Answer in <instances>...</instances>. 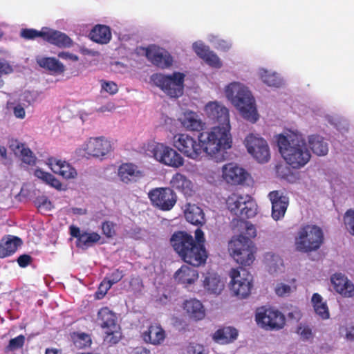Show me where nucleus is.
I'll return each mask as SVG.
<instances>
[{
    "label": "nucleus",
    "mask_w": 354,
    "mask_h": 354,
    "mask_svg": "<svg viewBox=\"0 0 354 354\" xmlns=\"http://www.w3.org/2000/svg\"><path fill=\"white\" fill-rule=\"evenodd\" d=\"M143 340L153 345L161 344L165 338V333L158 324H151L142 334Z\"/></svg>",
    "instance_id": "nucleus-36"
},
{
    "label": "nucleus",
    "mask_w": 354,
    "mask_h": 354,
    "mask_svg": "<svg viewBox=\"0 0 354 354\" xmlns=\"http://www.w3.org/2000/svg\"><path fill=\"white\" fill-rule=\"evenodd\" d=\"M17 157L20 158L22 162L28 165H35L37 161L36 156L27 146L21 151Z\"/></svg>",
    "instance_id": "nucleus-47"
},
{
    "label": "nucleus",
    "mask_w": 354,
    "mask_h": 354,
    "mask_svg": "<svg viewBox=\"0 0 354 354\" xmlns=\"http://www.w3.org/2000/svg\"><path fill=\"white\" fill-rule=\"evenodd\" d=\"M223 93L243 120L251 124L259 120L260 114L256 99L246 84L239 80L231 81L223 86Z\"/></svg>",
    "instance_id": "nucleus-4"
},
{
    "label": "nucleus",
    "mask_w": 354,
    "mask_h": 354,
    "mask_svg": "<svg viewBox=\"0 0 354 354\" xmlns=\"http://www.w3.org/2000/svg\"><path fill=\"white\" fill-rule=\"evenodd\" d=\"M17 69V66L8 61L0 59V76L8 75L13 73Z\"/></svg>",
    "instance_id": "nucleus-51"
},
{
    "label": "nucleus",
    "mask_w": 354,
    "mask_h": 354,
    "mask_svg": "<svg viewBox=\"0 0 354 354\" xmlns=\"http://www.w3.org/2000/svg\"><path fill=\"white\" fill-rule=\"evenodd\" d=\"M149 156L158 163L178 169L185 164V159L176 148L165 142H153L147 145Z\"/></svg>",
    "instance_id": "nucleus-7"
},
{
    "label": "nucleus",
    "mask_w": 354,
    "mask_h": 354,
    "mask_svg": "<svg viewBox=\"0 0 354 354\" xmlns=\"http://www.w3.org/2000/svg\"><path fill=\"white\" fill-rule=\"evenodd\" d=\"M203 114L210 121L217 124L203 131L201 136L209 140H214L227 151L232 147L233 138L230 109L221 102L212 100L203 107Z\"/></svg>",
    "instance_id": "nucleus-2"
},
{
    "label": "nucleus",
    "mask_w": 354,
    "mask_h": 354,
    "mask_svg": "<svg viewBox=\"0 0 354 354\" xmlns=\"http://www.w3.org/2000/svg\"><path fill=\"white\" fill-rule=\"evenodd\" d=\"M35 203L39 210L44 214L50 212L53 208L52 203L44 196L37 198Z\"/></svg>",
    "instance_id": "nucleus-50"
},
{
    "label": "nucleus",
    "mask_w": 354,
    "mask_h": 354,
    "mask_svg": "<svg viewBox=\"0 0 354 354\" xmlns=\"http://www.w3.org/2000/svg\"><path fill=\"white\" fill-rule=\"evenodd\" d=\"M184 214L186 220L194 225L205 223L204 214L202 209L196 205L187 204L185 206Z\"/></svg>",
    "instance_id": "nucleus-40"
},
{
    "label": "nucleus",
    "mask_w": 354,
    "mask_h": 354,
    "mask_svg": "<svg viewBox=\"0 0 354 354\" xmlns=\"http://www.w3.org/2000/svg\"><path fill=\"white\" fill-rule=\"evenodd\" d=\"M274 140L282 158L292 168H302L310 161V150L304 134L298 129H284Z\"/></svg>",
    "instance_id": "nucleus-1"
},
{
    "label": "nucleus",
    "mask_w": 354,
    "mask_h": 354,
    "mask_svg": "<svg viewBox=\"0 0 354 354\" xmlns=\"http://www.w3.org/2000/svg\"><path fill=\"white\" fill-rule=\"evenodd\" d=\"M272 203V217L274 221H279L285 216L288 206V198L282 192L273 191L269 194Z\"/></svg>",
    "instance_id": "nucleus-25"
},
{
    "label": "nucleus",
    "mask_w": 354,
    "mask_h": 354,
    "mask_svg": "<svg viewBox=\"0 0 354 354\" xmlns=\"http://www.w3.org/2000/svg\"><path fill=\"white\" fill-rule=\"evenodd\" d=\"M226 207L233 214L242 218H250L257 213V204L248 194L234 192L226 198Z\"/></svg>",
    "instance_id": "nucleus-12"
},
{
    "label": "nucleus",
    "mask_w": 354,
    "mask_h": 354,
    "mask_svg": "<svg viewBox=\"0 0 354 354\" xmlns=\"http://www.w3.org/2000/svg\"><path fill=\"white\" fill-rule=\"evenodd\" d=\"M330 283L333 290L345 298L354 296V283L348 277L342 273H335L330 277Z\"/></svg>",
    "instance_id": "nucleus-21"
},
{
    "label": "nucleus",
    "mask_w": 354,
    "mask_h": 354,
    "mask_svg": "<svg viewBox=\"0 0 354 354\" xmlns=\"http://www.w3.org/2000/svg\"><path fill=\"white\" fill-rule=\"evenodd\" d=\"M178 122L189 131H199L204 129L205 122L198 113L192 110H185L179 115Z\"/></svg>",
    "instance_id": "nucleus-26"
},
{
    "label": "nucleus",
    "mask_w": 354,
    "mask_h": 354,
    "mask_svg": "<svg viewBox=\"0 0 354 354\" xmlns=\"http://www.w3.org/2000/svg\"><path fill=\"white\" fill-rule=\"evenodd\" d=\"M112 37L111 31L109 26L98 24L95 26L89 33V38L100 44H108Z\"/></svg>",
    "instance_id": "nucleus-38"
},
{
    "label": "nucleus",
    "mask_w": 354,
    "mask_h": 354,
    "mask_svg": "<svg viewBox=\"0 0 354 354\" xmlns=\"http://www.w3.org/2000/svg\"><path fill=\"white\" fill-rule=\"evenodd\" d=\"M122 277L123 274L122 272L119 270H115L111 274L108 281L111 283V285H113L119 281L122 278Z\"/></svg>",
    "instance_id": "nucleus-64"
},
{
    "label": "nucleus",
    "mask_w": 354,
    "mask_h": 354,
    "mask_svg": "<svg viewBox=\"0 0 354 354\" xmlns=\"http://www.w3.org/2000/svg\"><path fill=\"white\" fill-rule=\"evenodd\" d=\"M21 243V240L15 236H9L3 239L0 243V258H5L14 254Z\"/></svg>",
    "instance_id": "nucleus-41"
},
{
    "label": "nucleus",
    "mask_w": 354,
    "mask_h": 354,
    "mask_svg": "<svg viewBox=\"0 0 354 354\" xmlns=\"http://www.w3.org/2000/svg\"><path fill=\"white\" fill-rule=\"evenodd\" d=\"M21 36L25 39H31L37 37H41L43 39V35L41 30H37L35 29H23L20 33Z\"/></svg>",
    "instance_id": "nucleus-57"
},
{
    "label": "nucleus",
    "mask_w": 354,
    "mask_h": 354,
    "mask_svg": "<svg viewBox=\"0 0 354 354\" xmlns=\"http://www.w3.org/2000/svg\"><path fill=\"white\" fill-rule=\"evenodd\" d=\"M102 91L110 95H114L118 91V85L112 81H102Z\"/></svg>",
    "instance_id": "nucleus-53"
},
{
    "label": "nucleus",
    "mask_w": 354,
    "mask_h": 354,
    "mask_svg": "<svg viewBox=\"0 0 354 354\" xmlns=\"http://www.w3.org/2000/svg\"><path fill=\"white\" fill-rule=\"evenodd\" d=\"M171 244L182 259L193 266L203 265L207 258V254L203 245L195 244L192 236L184 232L173 234Z\"/></svg>",
    "instance_id": "nucleus-5"
},
{
    "label": "nucleus",
    "mask_w": 354,
    "mask_h": 354,
    "mask_svg": "<svg viewBox=\"0 0 354 354\" xmlns=\"http://www.w3.org/2000/svg\"><path fill=\"white\" fill-rule=\"evenodd\" d=\"M71 338L75 346L79 348L87 347L91 344L89 335L84 333H74L71 335Z\"/></svg>",
    "instance_id": "nucleus-44"
},
{
    "label": "nucleus",
    "mask_w": 354,
    "mask_h": 354,
    "mask_svg": "<svg viewBox=\"0 0 354 354\" xmlns=\"http://www.w3.org/2000/svg\"><path fill=\"white\" fill-rule=\"evenodd\" d=\"M192 49L201 59L211 50L209 46L202 40H196L193 42Z\"/></svg>",
    "instance_id": "nucleus-46"
},
{
    "label": "nucleus",
    "mask_w": 354,
    "mask_h": 354,
    "mask_svg": "<svg viewBox=\"0 0 354 354\" xmlns=\"http://www.w3.org/2000/svg\"><path fill=\"white\" fill-rule=\"evenodd\" d=\"M256 74L261 82L269 88H280L286 84L284 78L274 70L260 67Z\"/></svg>",
    "instance_id": "nucleus-24"
},
{
    "label": "nucleus",
    "mask_w": 354,
    "mask_h": 354,
    "mask_svg": "<svg viewBox=\"0 0 354 354\" xmlns=\"http://www.w3.org/2000/svg\"><path fill=\"white\" fill-rule=\"evenodd\" d=\"M230 289L241 299L248 297L253 287V277L245 269H232L230 272Z\"/></svg>",
    "instance_id": "nucleus-14"
},
{
    "label": "nucleus",
    "mask_w": 354,
    "mask_h": 354,
    "mask_svg": "<svg viewBox=\"0 0 354 354\" xmlns=\"http://www.w3.org/2000/svg\"><path fill=\"white\" fill-rule=\"evenodd\" d=\"M343 223L346 231L354 236V209H349L345 212Z\"/></svg>",
    "instance_id": "nucleus-48"
},
{
    "label": "nucleus",
    "mask_w": 354,
    "mask_h": 354,
    "mask_svg": "<svg viewBox=\"0 0 354 354\" xmlns=\"http://www.w3.org/2000/svg\"><path fill=\"white\" fill-rule=\"evenodd\" d=\"M203 131L201 132L196 139L187 133H178L173 137V146L181 155L192 160H198L204 152L216 161H223L227 150L219 143H214L212 138L209 140L203 138Z\"/></svg>",
    "instance_id": "nucleus-3"
},
{
    "label": "nucleus",
    "mask_w": 354,
    "mask_h": 354,
    "mask_svg": "<svg viewBox=\"0 0 354 354\" xmlns=\"http://www.w3.org/2000/svg\"><path fill=\"white\" fill-rule=\"evenodd\" d=\"M43 39L58 47L68 48L72 46V39L65 33L48 27L41 28Z\"/></svg>",
    "instance_id": "nucleus-28"
},
{
    "label": "nucleus",
    "mask_w": 354,
    "mask_h": 354,
    "mask_svg": "<svg viewBox=\"0 0 354 354\" xmlns=\"http://www.w3.org/2000/svg\"><path fill=\"white\" fill-rule=\"evenodd\" d=\"M103 234L108 238H112L116 234L115 225L111 222H104L102 225Z\"/></svg>",
    "instance_id": "nucleus-54"
},
{
    "label": "nucleus",
    "mask_w": 354,
    "mask_h": 354,
    "mask_svg": "<svg viewBox=\"0 0 354 354\" xmlns=\"http://www.w3.org/2000/svg\"><path fill=\"white\" fill-rule=\"evenodd\" d=\"M70 233L73 237L77 239V246L83 249L91 247L101 240V236L97 232L81 230L75 226L70 227Z\"/></svg>",
    "instance_id": "nucleus-23"
},
{
    "label": "nucleus",
    "mask_w": 354,
    "mask_h": 354,
    "mask_svg": "<svg viewBox=\"0 0 354 354\" xmlns=\"http://www.w3.org/2000/svg\"><path fill=\"white\" fill-rule=\"evenodd\" d=\"M32 102L31 92L26 90L10 95L7 102V107L16 119L22 120L26 119V109Z\"/></svg>",
    "instance_id": "nucleus-17"
},
{
    "label": "nucleus",
    "mask_w": 354,
    "mask_h": 354,
    "mask_svg": "<svg viewBox=\"0 0 354 354\" xmlns=\"http://www.w3.org/2000/svg\"><path fill=\"white\" fill-rule=\"evenodd\" d=\"M306 142L308 149L315 155L324 156L328 153V145L322 136L317 134L310 135Z\"/></svg>",
    "instance_id": "nucleus-35"
},
{
    "label": "nucleus",
    "mask_w": 354,
    "mask_h": 354,
    "mask_svg": "<svg viewBox=\"0 0 354 354\" xmlns=\"http://www.w3.org/2000/svg\"><path fill=\"white\" fill-rule=\"evenodd\" d=\"M323 119L324 121L328 124L338 128L340 122V118L338 115L333 113H324Z\"/></svg>",
    "instance_id": "nucleus-58"
},
{
    "label": "nucleus",
    "mask_w": 354,
    "mask_h": 354,
    "mask_svg": "<svg viewBox=\"0 0 354 354\" xmlns=\"http://www.w3.org/2000/svg\"><path fill=\"white\" fill-rule=\"evenodd\" d=\"M295 333L302 341H311L314 337L312 328L306 323H299L295 328Z\"/></svg>",
    "instance_id": "nucleus-43"
},
{
    "label": "nucleus",
    "mask_w": 354,
    "mask_h": 354,
    "mask_svg": "<svg viewBox=\"0 0 354 354\" xmlns=\"http://www.w3.org/2000/svg\"><path fill=\"white\" fill-rule=\"evenodd\" d=\"M207 41L212 45L214 48L221 51H227L232 48V42L214 33L207 34Z\"/></svg>",
    "instance_id": "nucleus-42"
},
{
    "label": "nucleus",
    "mask_w": 354,
    "mask_h": 354,
    "mask_svg": "<svg viewBox=\"0 0 354 354\" xmlns=\"http://www.w3.org/2000/svg\"><path fill=\"white\" fill-rule=\"evenodd\" d=\"M77 151L83 156L102 159L112 151V145L104 136L91 137L85 140Z\"/></svg>",
    "instance_id": "nucleus-15"
},
{
    "label": "nucleus",
    "mask_w": 354,
    "mask_h": 354,
    "mask_svg": "<svg viewBox=\"0 0 354 354\" xmlns=\"http://www.w3.org/2000/svg\"><path fill=\"white\" fill-rule=\"evenodd\" d=\"M25 337L23 335H19L18 337L12 339L8 345L10 350H15L21 348L24 343Z\"/></svg>",
    "instance_id": "nucleus-59"
},
{
    "label": "nucleus",
    "mask_w": 354,
    "mask_h": 354,
    "mask_svg": "<svg viewBox=\"0 0 354 354\" xmlns=\"http://www.w3.org/2000/svg\"><path fill=\"white\" fill-rule=\"evenodd\" d=\"M37 63L40 67L50 71L53 75H61L66 71L65 66L53 57H37Z\"/></svg>",
    "instance_id": "nucleus-32"
},
{
    "label": "nucleus",
    "mask_w": 354,
    "mask_h": 354,
    "mask_svg": "<svg viewBox=\"0 0 354 354\" xmlns=\"http://www.w3.org/2000/svg\"><path fill=\"white\" fill-rule=\"evenodd\" d=\"M8 147L16 156L26 147V145L17 139H12L9 141Z\"/></svg>",
    "instance_id": "nucleus-52"
},
{
    "label": "nucleus",
    "mask_w": 354,
    "mask_h": 354,
    "mask_svg": "<svg viewBox=\"0 0 354 354\" xmlns=\"http://www.w3.org/2000/svg\"><path fill=\"white\" fill-rule=\"evenodd\" d=\"M239 330L230 326H222L211 335L212 341L218 345H227L234 342L239 337Z\"/></svg>",
    "instance_id": "nucleus-27"
},
{
    "label": "nucleus",
    "mask_w": 354,
    "mask_h": 354,
    "mask_svg": "<svg viewBox=\"0 0 354 354\" xmlns=\"http://www.w3.org/2000/svg\"><path fill=\"white\" fill-rule=\"evenodd\" d=\"M228 250L233 259L242 266H250L255 260L256 248L253 243L243 234L231 239Z\"/></svg>",
    "instance_id": "nucleus-8"
},
{
    "label": "nucleus",
    "mask_w": 354,
    "mask_h": 354,
    "mask_svg": "<svg viewBox=\"0 0 354 354\" xmlns=\"http://www.w3.org/2000/svg\"><path fill=\"white\" fill-rule=\"evenodd\" d=\"M244 228L245 230V234L247 235L246 238L250 239V238H253V237L256 236V235H257L256 229H255V227L252 224L249 223H245L244 224Z\"/></svg>",
    "instance_id": "nucleus-63"
},
{
    "label": "nucleus",
    "mask_w": 354,
    "mask_h": 354,
    "mask_svg": "<svg viewBox=\"0 0 354 354\" xmlns=\"http://www.w3.org/2000/svg\"><path fill=\"white\" fill-rule=\"evenodd\" d=\"M263 263L267 271L272 275H277L284 271L283 259L273 252H267L263 256Z\"/></svg>",
    "instance_id": "nucleus-31"
},
{
    "label": "nucleus",
    "mask_w": 354,
    "mask_h": 354,
    "mask_svg": "<svg viewBox=\"0 0 354 354\" xmlns=\"http://www.w3.org/2000/svg\"><path fill=\"white\" fill-rule=\"evenodd\" d=\"M315 313L322 319L330 318V312L326 301L318 293H314L310 299Z\"/></svg>",
    "instance_id": "nucleus-39"
},
{
    "label": "nucleus",
    "mask_w": 354,
    "mask_h": 354,
    "mask_svg": "<svg viewBox=\"0 0 354 354\" xmlns=\"http://www.w3.org/2000/svg\"><path fill=\"white\" fill-rule=\"evenodd\" d=\"M185 354H205V348L201 344L191 343L187 346Z\"/></svg>",
    "instance_id": "nucleus-56"
},
{
    "label": "nucleus",
    "mask_w": 354,
    "mask_h": 354,
    "mask_svg": "<svg viewBox=\"0 0 354 354\" xmlns=\"http://www.w3.org/2000/svg\"><path fill=\"white\" fill-rule=\"evenodd\" d=\"M255 322L261 328L278 330L284 327L286 318L276 308L260 307L255 312Z\"/></svg>",
    "instance_id": "nucleus-13"
},
{
    "label": "nucleus",
    "mask_w": 354,
    "mask_h": 354,
    "mask_svg": "<svg viewBox=\"0 0 354 354\" xmlns=\"http://www.w3.org/2000/svg\"><path fill=\"white\" fill-rule=\"evenodd\" d=\"M118 175L120 180L124 183L135 181L143 176L137 166L130 163L120 165L118 168Z\"/></svg>",
    "instance_id": "nucleus-34"
},
{
    "label": "nucleus",
    "mask_w": 354,
    "mask_h": 354,
    "mask_svg": "<svg viewBox=\"0 0 354 354\" xmlns=\"http://www.w3.org/2000/svg\"><path fill=\"white\" fill-rule=\"evenodd\" d=\"M111 286L112 285L111 282L108 280H104L99 286L98 290L95 293V297L97 299H102Z\"/></svg>",
    "instance_id": "nucleus-55"
},
{
    "label": "nucleus",
    "mask_w": 354,
    "mask_h": 354,
    "mask_svg": "<svg viewBox=\"0 0 354 354\" xmlns=\"http://www.w3.org/2000/svg\"><path fill=\"white\" fill-rule=\"evenodd\" d=\"M324 243V233L321 227L315 225H306L301 227L295 237L297 250L310 252L317 250Z\"/></svg>",
    "instance_id": "nucleus-9"
},
{
    "label": "nucleus",
    "mask_w": 354,
    "mask_h": 354,
    "mask_svg": "<svg viewBox=\"0 0 354 354\" xmlns=\"http://www.w3.org/2000/svg\"><path fill=\"white\" fill-rule=\"evenodd\" d=\"M295 290V286L292 287L282 282L277 283L274 288L275 293L279 297H288Z\"/></svg>",
    "instance_id": "nucleus-49"
},
{
    "label": "nucleus",
    "mask_w": 354,
    "mask_h": 354,
    "mask_svg": "<svg viewBox=\"0 0 354 354\" xmlns=\"http://www.w3.org/2000/svg\"><path fill=\"white\" fill-rule=\"evenodd\" d=\"M209 66L215 69H220L223 66V62L213 50H210L203 59Z\"/></svg>",
    "instance_id": "nucleus-45"
},
{
    "label": "nucleus",
    "mask_w": 354,
    "mask_h": 354,
    "mask_svg": "<svg viewBox=\"0 0 354 354\" xmlns=\"http://www.w3.org/2000/svg\"><path fill=\"white\" fill-rule=\"evenodd\" d=\"M203 284L208 293L218 295L223 290L225 281L218 274L209 272L204 277Z\"/></svg>",
    "instance_id": "nucleus-29"
},
{
    "label": "nucleus",
    "mask_w": 354,
    "mask_h": 354,
    "mask_svg": "<svg viewBox=\"0 0 354 354\" xmlns=\"http://www.w3.org/2000/svg\"><path fill=\"white\" fill-rule=\"evenodd\" d=\"M57 56H58V57H59L62 59L71 61L73 62H77L79 59L78 56H77L75 54L71 53L69 52H66V51L59 52L58 53Z\"/></svg>",
    "instance_id": "nucleus-60"
},
{
    "label": "nucleus",
    "mask_w": 354,
    "mask_h": 354,
    "mask_svg": "<svg viewBox=\"0 0 354 354\" xmlns=\"http://www.w3.org/2000/svg\"><path fill=\"white\" fill-rule=\"evenodd\" d=\"M33 176L44 183L56 189L63 190L64 185L61 181L53 174L45 171L44 169L37 167L32 171Z\"/></svg>",
    "instance_id": "nucleus-37"
},
{
    "label": "nucleus",
    "mask_w": 354,
    "mask_h": 354,
    "mask_svg": "<svg viewBox=\"0 0 354 354\" xmlns=\"http://www.w3.org/2000/svg\"><path fill=\"white\" fill-rule=\"evenodd\" d=\"M243 145L250 156L259 164L268 163L271 159V149L268 140L257 132L244 136Z\"/></svg>",
    "instance_id": "nucleus-10"
},
{
    "label": "nucleus",
    "mask_w": 354,
    "mask_h": 354,
    "mask_svg": "<svg viewBox=\"0 0 354 354\" xmlns=\"http://www.w3.org/2000/svg\"><path fill=\"white\" fill-rule=\"evenodd\" d=\"M96 322L103 330L106 343L113 345L120 342L122 338L121 328L116 315L109 308L104 307L99 310Z\"/></svg>",
    "instance_id": "nucleus-11"
},
{
    "label": "nucleus",
    "mask_w": 354,
    "mask_h": 354,
    "mask_svg": "<svg viewBox=\"0 0 354 354\" xmlns=\"http://www.w3.org/2000/svg\"><path fill=\"white\" fill-rule=\"evenodd\" d=\"M170 185L185 195L189 196L194 192V184L192 180L180 173H176L172 176Z\"/></svg>",
    "instance_id": "nucleus-33"
},
{
    "label": "nucleus",
    "mask_w": 354,
    "mask_h": 354,
    "mask_svg": "<svg viewBox=\"0 0 354 354\" xmlns=\"http://www.w3.org/2000/svg\"><path fill=\"white\" fill-rule=\"evenodd\" d=\"M151 203L162 211L171 210L176 203L177 196L169 187H156L148 192Z\"/></svg>",
    "instance_id": "nucleus-16"
},
{
    "label": "nucleus",
    "mask_w": 354,
    "mask_h": 354,
    "mask_svg": "<svg viewBox=\"0 0 354 354\" xmlns=\"http://www.w3.org/2000/svg\"><path fill=\"white\" fill-rule=\"evenodd\" d=\"M142 50L147 59L161 69H167L174 65V57L163 48L152 44Z\"/></svg>",
    "instance_id": "nucleus-19"
},
{
    "label": "nucleus",
    "mask_w": 354,
    "mask_h": 354,
    "mask_svg": "<svg viewBox=\"0 0 354 354\" xmlns=\"http://www.w3.org/2000/svg\"><path fill=\"white\" fill-rule=\"evenodd\" d=\"M303 316L302 311L297 307L292 308L288 314V317L295 320H299Z\"/></svg>",
    "instance_id": "nucleus-62"
},
{
    "label": "nucleus",
    "mask_w": 354,
    "mask_h": 354,
    "mask_svg": "<svg viewBox=\"0 0 354 354\" xmlns=\"http://www.w3.org/2000/svg\"><path fill=\"white\" fill-rule=\"evenodd\" d=\"M186 74L180 71L165 74L156 73L149 77V84L160 88L170 98H178L184 93Z\"/></svg>",
    "instance_id": "nucleus-6"
},
{
    "label": "nucleus",
    "mask_w": 354,
    "mask_h": 354,
    "mask_svg": "<svg viewBox=\"0 0 354 354\" xmlns=\"http://www.w3.org/2000/svg\"><path fill=\"white\" fill-rule=\"evenodd\" d=\"M342 335L346 341H354V327H346L342 329Z\"/></svg>",
    "instance_id": "nucleus-61"
},
{
    "label": "nucleus",
    "mask_w": 354,
    "mask_h": 354,
    "mask_svg": "<svg viewBox=\"0 0 354 354\" xmlns=\"http://www.w3.org/2000/svg\"><path fill=\"white\" fill-rule=\"evenodd\" d=\"M198 278L199 273L198 270L187 265H183L174 274V281L187 289H194Z\"/></svg>",
    "instance_id": "nucleus-22"
},
{
    "label": "nucleus",
    "mask_w": 354,
    "mask_h": 354,
    "mask_svg": "<svg viewBox=\"0 0 354 354\" xmlns=\"http://www.w3.org/2000/svg\"><path fill=\"white\" fill-rule=\"evenodd\" d=\"M183 308L186 315L193 320H202L205 317V309L201 301L196 299L185 301Z\"/></svg>",
    "instance_id": "nucleus-30"
},
{
    "label": "nucleus",
    "mask_w": 354,
    "mask_h": 354,
    "mask_svg": "<svg viewBox=\"0 0 354 354\" xmlns=\"http://www.w3.org/2000/svg\"><path fill=\"white\" fill-rule=\"evenodd\" d=\"M45 165L55 174L69 180L75 179L77 172L75 167L66 160L55 156L45 160Z\"/></svg>",
    "instance_id": "nucleus-20"
},
{
    "label": "nucleus",
    "mask_w": 354,
    "mask_h": 354,
    "mask_svg": "<svg viewBox=\"0 0 354 354\" xmlns=\"http://www.w3.org/2000/svg\"><path fill=\"white\" fill-rule=\"evenodd\" d=\"M221 178L225 183L230 185H243L249 180L250 174L243 167L231 162L222 167Z\"/></svg>",
    "instance_id": "nucleus-18"
}]
</instances>
